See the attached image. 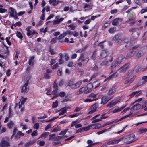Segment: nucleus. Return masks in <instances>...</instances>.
I'll list each match as a JSON object with an SVG mask.
<instances>
[{
  "label": "nucleus",
  "mask_w": 147,
  "mask_h": 147,
  "mask_svg": "<svg viewBox=\"0 0 147 147\" xmlns=\"http://www.w3.org/2000/svg\"><path fill=\"white\" fill-rule=\"evenodd\" d=\"M124 40V38H121V35L119 34H117L116 35L112 38V41L114 42L116 44H119L123 41Z\"/></svg>",
  "instance_id": "1"
},
{
  "label": "nucleus",
  "mask_w": 147,
  "mask_h": 147,
  "mask_svg": "<svg viewBox=\"0 0 147 147\" xmlns=\"http://www.w3.org/2000/svg\"><path fill=\"white\" fill-rule=\"evenodd\" d=\"M82 83L81 81L77 82L76 83L74 84L73 80H70L68 82L67 86L71 87L72 88L75 89L79 87Z\"/></svg>",
  "instance_id": "2"
},
{
  "label": "nucleus",
  "mask_w": 147,
  "mask_h": 147,
  "mask_svg": "<svg viewBox=\"0 0 147 147\" xmlns=\"http://www.w3.org/2000/svg\"><path fill=\"white\" fill-rule=\"evenodd\" d=\"M57 80H55L53 84V88L54 90L52 92L51 94L53 95L56 94L57 91L58 90V86H57V84L56 83Z\"/></svg>",
  "instance_id": "3"
},
{
  "label": "nucleus",
  "mask_w": 147,
  "mask_h": 147,
  "mask_svg": "<svg viewBox=\"0 0 147 147\" xmlns=\"http://www.w3.org/2000/svg\"><path fill=\"white\" fill-rule=\"evenodd\" d=\"M135 136L133 134H131L129 135L127 138L128 140H129L126 142L127 144L131 143L135 141Z\"/></svg>",
  "instance_id": "4"
},
{
  "label": "nucleus",
  "mask_w": 147,
  "mask_h": 147,
  "mask_svg": "<svg viewBox=\"0 0 147 147\" xmlns=\"http://www.w3.org/2000/svg\"><path fill=\"white\" fill-rule=\"evenodd\" d=\"M129 63H127L124 65L123 66L121 67L119 69V72L121 73H124L126 72L129 66Z\"/></svg>",
  "instance_id": "5"
},
{
  "label": "nucleus",
  "mask_w": 147,
  "mask_h": 147,
  "mask_svg": "<svg viewBox=\"0 0 147 147\" xmlns=\"http://www.w3.org/2000/svg\"><path fill=\"white\" fill-rule=\"evenodd\" d=\"M120 100L114 99L112 100L111 102H109L108 104L107 105V107H109V108H111L112 106L115 105L118 102H119Z\"/></svg>",
  "instance_id": "6"
},
{
  "label": "nucleus",
  "mask_w": 147,
  "mask_h": 147,
  "mask_svg": "<svg viewBox=\"0 0 147 147\" xmlns=\"http://www.w3.org/2000/svg\"><path fill=\"white\" fill-rule=\"evenodd\" d=\"M0 146L1 147H8L10 145V143L7 141L3 140L0 143Z\"/></svg>",
  "instance_id": "7"
},
{
  "label": "nucleus",
  "mask_w": 147,
  "mask_h": 147,
  "mask_svg": "<svg viewBox=\"0 0 147 147\" xmlns=\"http://www.w3.org/2000/svg\"><path fill=\"white\" fill-rule=\"evenodd\" d=\"M111 98H109L108 96H104L101 98V104H106Z\"/></svg>",
  "instance_id": "8"
},
{
  "label": "nucleus",
  "mask_w": 147,
  "mask_h": 147,
  "mask_svg": "<svg viewBox=\"0 0 147 147\" xmlns=\"http://www.w3.org/2000/svg\"><path fill=\"white\" fill-rule=\"evenodd\" d=\"M9 12L10 13L9 16L11 17H15L14 15H17L15 9L12 7H11L9 8Z\"/></svg>",
  "instance_id": "9"
},
{
  "label": "nucleus",
  "mask_w": 147,
  "mask_h": 147,
  "mask_svg": "<svg viewBox=\"0 0 147 147\" xmlns=\"http://www.w3.org/2000/svg\"><path fill=\"white\" fill-rule=\"evenodd\" d=\"M118 76V74H117V72H116L112 75L110 76L109 77L105 79L104 80V82L110 80L113 78H114L117 77Z\"/></svg>",
  "instance_id": "10"
},
{
  "label": "nucleus",
  "mask_w": 147,
  "mask_h": 147,
  "mask_svg": "<svg viewBox=\"0 0 147 147\" xmlns=\"http://www.w3.org/2000/svg\"><path fill=\"white\" fill-rule=\"evenodd\" d=\"M121 63L124 62L126 60V58L125 56L123 55H121L117 59Z\"/></svg>",
  "instance_id": "11"
},
{
  "label": "nucleus",
  "mask_w": 147,
  "mask_h": 147,
  "mask_svg": "<svg viewBox=\"0 0 147 147\" xmlns=\"http://www.w3.org/2000/svg\"><path fill=\"white\" fill-rule=\"evenodd\" d=\"M28 82L29 80H27L26 82L24 85L22 87L21 90V92L25 93L26 92L27 89V86L28 85Z\"/></svg>",
  "instance_id": "12"
},
{
  "label": "nucleus",
  "mask_w": 147,
  "mask_h": 147,
  "mask_svg": "<svg viewBox=\"0 0 147 147\" xmlns=\"http://www.w3.org/2000/svg\"><path fill=\"white\" fill-rule=\"evenodd\" d=\"M142 94V93L141 91H135L133 92L131 94L129 95V96H130V98H132L134 96V95L136 94V96L137 97L139 95Z\"/></svg>",
  "instance_id": "13"
},
{
  "label": "nucleus",
  "mask_w": 147,
  "mask_h": 147,
  "mask_svg": "<svg viewBox=\"0 0 147 147\" xmlns=\"http://www.w3.org/2000/svg\"><path fill=\"white\" fill-rule=\"evenodd\" d=\"M36 140H30L25 144L24 147H29L31 145H33L36 142Z\"/></svg>",
  "instance_id": "14"
},
{
  "label": "nucleus",
  "mask_w": 147,
  "mask_h": 147,
  "mask_svg": "<svg viewBox=\"0 0 147 147\" xmlns=\"http://www.w3.org/2000/svg\"><path fill=\"white\" fill-rule=\"evenodd\" d=\"M122 20V18H117L113 20L112 24L113 25L116 26L118 24V21H121Z\"/></svg>",
  "instance_id": "15"
},
{
  "label": "nucleus",
  "mask_w": 147,
  "mask_h": 147,
  "mask_svg": "<svg viewBox=\"0 0 147 147\" xmlns=\"http://www.w3.org/2000/svg\"><path fill=\"white\" fill-rule=\"evenodd\" d=\"M140 107V105L139 103H137L136 104L134 105L132 107L131 110L132 111H133L135 110H136L139 109Z\"/></svg>",
  "instance_id": "16"
},
{
  "label": "nucleus",
  "mask_w": 147,
  "mask_h": 147,
  "mask_svg": "<svg viewBox=\"0 0 147 147\" xmlns=\"http://www.w3.org/2000/svg\"><path fill=\"white\" fill-rule=\"evenodd\" d=\"M144 54V53L142 51H139L136 54V58L139 59L142 57Z\"/></svg>",
  "instance_id": "17"
},
{
  "label": "nucleus",
  "mask_w": 147,
  "mask_h": 147,
  "mask_svg": "<svg viewBox=\"0 0 147 147\" xmlns=\"http://www.w3.org/2000/svg\"><path fill=\"white\" fill-rule=\"evenodd\" d=\"M34 56H32L30 57L28 62V64L29 65L31 66H33L34 65Z\"/></svg>",
  "instance_id": "18"
},
{
  "label": "nucleus",
  "mask_w": 147,
  "mask_h": 147,
  "mask_svg": "<svg viewBox=\"0 0 147 147\" xmlns=\"http://www.w3.org/2000/svg\"><path fill=\"white\" fill-rule=\"evenodd\" d=\"M116 92V89L113 88H111L110 89L109 91L107 93V94L109 95H111L114 93Z\"/></svg>",
  "instance_id": "19"
},
{
  "label": "nucleus",
  "mask_w": 147,
  "mask_h": 147,
  "mask_svg": "<svg viewBox=\"0 0 147 147\" xmlns=\"http://www.w3.org/2000/svg\"><path fill=\"white\" fill-rule=\"evenodd\" d=\"M107 56V52L105 50H102L100 54V56L102 58H105Z\"/></svg>",
  "instance_id": "20"
},
{
  "label": "nucleus",
  "mask_w": 147,
  "mask_h": 147,
  "mask_svg": "<svg viewBox=\"0 0 147 147\" xmlns=\"http://www.w3.org/2000/svg\"><path fill=\"white\" fill-rule=\"evenodd\" d=\"M134 55V52L133 51H131L127 54L126 55V58H130L133 57Z\"/></svg>",
  "instance_id": "21"
},
{
  "label": "nucleus",
  "mask_w": 147,
  "mask_h": 147,
  "mask_svg": "<svg viewBox=\"0 0 147 147\" xmlns=\"http://www.w3.org/2000/svg\"><path fill=\"white\" fill-rule=\"evenodd\" d=\"M91 126L92 128L98 129L101 127L100 124L96 123L94 124H91Z\"/></svg>",
  "instance_id": "22"
},
{
  "label": "nucleus",
  "mask_w": 147,
  "mask_h": 147,
  "mask_svg": "<svg viewBox=\"0 0 147 147\" xmlns=\"http://www.w3.org/2000/svg\"><path fill=\"white\" fill-rule=\"evenodd\" d=\"M64 19L63 18H61L60 19H57L54 20L53 22V24L54 25H55L60 23Z\"/></svg>",
  "instance_id": "23"
},
{
  "label": "nucleus",
  "mask_w": 147,
  "mask_h": 147,
  "mask_svg": "<svg viewBox=\"0 0 147 147\" xmlns=\"http://www.w3.org/2000/svg\"><path fill=\"white\" fill-rule=\"evenodd\" d=\"M118 141L116 140H113L109 141L107 143V144L108 145L115 144L118 143Z\"/></svg>",
  "instance_id": "24"
},
{
  "label": "nucleus",
  "mask_w": 147,
  "mask_h": 147,
  "mask_svg": "<svg viewBox=\"0 0 147 147\" xmlns=\"http://www.w3.org/2000/svg\"><path fill=\"white\" fill-rule=\"evenodd\" d=\"M144 82H142V81L141 80H140L137 84L134 86L133 88V89H135L136 88L140 86L141 85L143 84Z\"/></svg>",
  "instance_id": "25"
},
{
  "label": "nucleus",
  "mask_w": 147,
  "mask_h": 147,
  "mask_svg": "<svg viewBox=\"0 0 147 147\" xmlns=\"http://www.w3.org/2000/svg\"><path fill=\"white\" fill-rule=\"evenodd\" d=\"M120 63L118 61L117 59L116 61H115V62L112 63L111 67L113 68L115 67L118 66Z\"/></svg>",
  "instance_id": "26"
},
{
  "label": "nucleus",
  "mask_w": 147,
  "mask_h": 147,
  "mask_svg": "<svg viewBox=\"0 0 147 147\" xmlns=\"http://www.w3.org/2000/svg\"><path fill=\"white\" fill-rule=\"evenodd\" d=\"M49 3L50 4L53 3L52 5L53 6H56L58 3V2L56 0H49Z\"/></svg>",
  "instance_id": "27"
},
{
  "label": "nucleus",
  "mask_w": 147,
  "mask_h": 147,
  "mask_svg": "<svg viewBox=\"0 0 147 147\" xmlns=\"http://www.w3.org/2000/svg\"><path fill=\"white\" fill-rule=\"evenodd\" d=\"M16 34V36L17 37L19 38L21 40H22V39L23 38V36L22 35L21 32L18 31H17Z\"/></svg>",
  "instance_id": "28"
},
{
  "label": "nucleus",
  "mask_w": 147,
  "mask_h": 147,
  "mask_svg": "<svg viewBox=\"0 0 147 147\" xmlns=\"http://www.w3.org/2000/svg\"><path fill=\"white\" fill-rule=\"evenodd\" d=\"M8 117L11 118L13 115V113H12V111L11 109V107L10 106L9 107V111Z\"/></svg>",
  "instance_id": "29"
},
{
  "label": "nucleus",
  "mask_w": 147,
  "mask_h": 147,
  "mask_svg": "<svg viewBox=\"0 0 147 147\" xmlns=\"http://www.w3.org/2000/svg\"><path fill=\"white\" fill-rule=\"evenodd\" d=\"M24 134L22 133L21 131H19L17 134L16 135L15 137L16 138H18L20 137V136H24Z\"/></svg>",
  "instance_id": "30"
},
{
  "label": "nucleus",
  "mask_w": 147,
  "mask_h": 147,
  "mask_svg": "<svg viewBox=\"0 0 147 147\" xmlns=\"http://www.w3.org/2000/svg\"><path fill=\"white\" fill-rule=\"evenodd\" d=\"M125 107V106L122 107L121 108H118L117 109H115L113 110L112 112L113 113H115L116 112H118L121 111V110H122L123 109H124Z\"/></svg>",
  "instance_id": "31"
},
{
  "label": "nucleus",
  "mask_w": 147,
  "mask_h": 147,
  "mask_svg": "<svg viewBox=\"0 0 147 147\" xmlns=\"http://www.w3.org/2000/svg\"><path fill=\"white\" fill-rule=\"evenodd\" d=\"M113 59L112 58L111 59L109 60V61H103L101 63V65L102 66L106 65L108 63L109 61L110 62H112V61Z\"/></svg>",
  "instance_id": "32"
},
{
  "label": "nucleus",
  "mask_w": 147,
  "mask_h": 147,
  "mask_svg": "<svg viewBox=\"0 0 147 147\" xmlns=\"http://www.w3.org/2000/svg\"><path fill=\"white\" fill-rule=\"evenodd\" d=\"M115 28H114V27H112V28H110L109 29V30H108V31L109 33H110L111 34H113L115 31Z\"/></svg>",
  "instance_id": "33"
},
{
  "label": "nucleus",
  "mask_w": 147,
  "mask_h": 147,
  "mask_svg": "<svg viewBox=\"0 0 147 147\" xmlns=\"http://www.w3.org/2000/svg\"><path fill=\"white\" fill-rule=\"evenodd\" d=\"M96 52L95 51L93 52L92 55L91 57V58L94 61L96 59Z\"/></svg>",
  "instance_id": "34"
},
{
  "label": "nucleus",
  "mask_w": 147,
  "mask_h": 147,
  "mask_svg": "<svg viewBox=\"0 0 147 147\" xmlns=\"http://www.w3.org/2000/svg\"><path fill=\"white\" fill-rule=\"evenodd\" d=\"M97 94H94L93 93H91L89 95L87 96V97H92V98H96V97Z\"/></svg>",
  "instance_id": "35"
},
{
  "label": "nucleus",
  "mask_w": 147,
  "mask_h": 147,
  "mask_svg": "<svg viewBox=\"0 0 147 147\" xmlns=\"http://www.w3.org/2000/svg\"><path fill=\"white\" fill-rule=\"evenodd\" d=\"M82 113H76L74 114H72L70 115L69 116V117L71 118H73L76 117H77L80 115H82Z\"/></svg>",
  "instance_id": "36"
},
{
  "label": "nucleus",
  "mask_w": 147,
  "mask_h": 147,
  "mask_svg": "<svg viewBox=\"0 0 147 147\" xmlns=\"http://www.w3.org/2000/svg\"><path fill=\"white\" fill-rule=\"evenodd\" d=\"M58 102L57 100L53 102L52 105V107L53 108H54L57 107L58 105Z\"/></svg>",
  "instance_id": "37"
},
{
  "label": "nucleus",
  "mask_w": 147,
  "mask_h": 147,
  "mask_svg": "<svg viewBox=\"0 0 147 147\" xmlns=\"http://www.w3.org/2000/svg\"><path fill=\"white\" fill-rule=\"evenodd\" d=\"M86 90V88L84 87H82L79 90V94H82L83 92L84 93Z\"/></svg>",
  "instance_id": "38"
},
{
  "label": "nucleus",
  "mask_w": 147,
  "mask_h": 147,
  "mask_svg": "<svg viewBox=\"0 0 147 147\" xmlns=\"http://www.w3.org/2000/svg\"><path fill=\"white\" fill-rule=\"evenodd\" d=\"M97 100V99H94V98H90V99H87L85 100L84 102H90L92 101L96 100Z\"/></svg>",
  "instance_id": "39"
},
{
  "label": "nucleus",
  "mask_w": 147,
  "mask_h": 147,
  "mask_svg": "<svg viewBox=\"0 0 147 147\" xmlns=\"http://www.w3.org/2000/svg\"><path fill=\"white\" fill-rule=\"evenodd\" d=\"M147 131V128L141 129L139 130L138 132L140 134H142Z\"/></svg>",
  "instance_id": "40"
},
{
  "label": "nucleus",
  "mask_w": 147,
  "mask_h": 147,
  "mask_svg": "<svg viewBox=\"0 0 147 147\" xmlns=\"http://www.w3.org/2000/svg\"><path fill=\"white\" fill-rule=\"evenodd\" d=\"M14 124L12 121H11L10 122L8 123L7 126L9 129H11L12 127L13 126Z\"/></svg>",
  "instance_id": "41"
},
{
  "label": "nucleus",
  "mask_w": 147,
  "mask_h": 147,
  "mask_svg": "<svg viewBox=\"0 0 147 147\" xmlns=\"http://www.w3.org/2000/svg\"><path fill=\"white\" fill-rule=\"evenodd\" d=\"M99 69V68L98 67L97 63L94 66L92 69V70L93 71H97Z\"/></svg>",
  "instance_id": "42"
},
{
  "label": "nucleus",
  "mask_w": 147,
  "mask_h": 147,
  "mask_svg": "<svg viewBox=\"0 0 147 147\" xmlns=\"http://www.w3.org/2000/svg\"><path fill=\"white\" fill-rule=\"evenodd\" d=\"M49 134V133L48 132H46L43 133L42 134H41L39 138H38L39 139L40 138H42L43 137H46Z\"/></svg>",
  "instance_id": "43"
},
{
  "label": "nucleus",
  "mask_w": 147,
  "mask_h": 147,
  "mask_svg": "<svg viewBox=\"0 0 147 147\" xmlns=\"http://www.w3.org/2000/svg\"><path fill=\"white\" fill-rule=\"evenodd\" d=\"M98 107V103H95L91 106V108L92 109H96Z\"/></svg>",
  "instance_id": "44"
},
{
  "label": "nucleus",
  "mask_w": 147,
  "mask_h": 147,
  "mask_svg": "<svg viewBox=\"0 0 147 147\" xmlns=\"http://www.w3.org/2000/svg\"><path fill=\"white\" fill-rule=\"evenodd\" d=\"M44 77L45 79H49L50 78V75L49 74L46 73L44 74Z\"/></svg>",
  "instance_id": "45"
},
{
  "label": "nucleus",
  "mask_w": 147,
  "mask_h": 147,
  "mask_svg": "<svg viewBox=\"0 0 147 147\" xmlns=\"http://www.w3.org/2000/svg\"><path fill=\"white\" fill-rule=\"evenodd\" d=\"M61 129V127H57L54 128L52 131L53 132H57Z\"/></svg>",
  "instance_id": "46"
},
{
  "label": "nucleus",
  "mask_w": 147,
  "mask_h": 147,
  "mask_svg": "<svg viewBox=\"0 0 147 147\" xmlns=\"http://www.w3.org/2000/svg\"><path fill=\"white\" fill-rule=\"evenodd\" d=\"M87 143L89 145L90 144V145L92 146L96 144V143H93L92 141L90 140L88 141Z\"/></svg>",
  "instance_id": "47"
},
{
  "label": "nucleus",
  "mask_w": 147,
  "mask_h": 147,
  "mask_svg": "<svg viewBox=\"0 0 147 147\" xmlns=\"http://www.w3.org/2000/svg\"><path fill=\"white\" fill-rule=\"evenodd\" d=\"M66 35V34L65 33H63L59 35L58 38H57L58 39H61L63 37H64Z\"/></svg>",
  "instance_id": "48"
},
{
  "label": "nucleus",
  "mask_w": 147,
  "mask_h": 147,
  "mask_svg": "<svg viewBox=\"0 0 147 147\" xmlns=\"http://www.w3.org/2000/svg\"><path fill=\"white\" fill-rule=\"evenodd\" d=\"M87 87V89H86V90L84 92V94H86L90 92H91L92 91V89L91 88H88Z\"/></svg>",
  "instance_id": "49"
},
{
  "label": "nucleus",
  "mask_w": 147,
  "mask_h": 147,
  "mask_svg": "<svg viewBox=\"0 0 147 147\" xmlns=\"http://www.w3.org/2000/svg\"><path fill=\"white\" fill-rule=\"evenodd\" d=\"M91 127H92V126H91V125L89 126H88L87 127H83L84 130V131H87L89 130L90 129Z\"/></svg>",
  "instance_id": "50"
},
{
  "label": "nucleus",
  "mask_w": 147,
  "mask_h": 147,
  "mask_svg": "<svg viewBox=\"0 0 147 147\" xmlns=\"http://www.w3.org/2000/svg\"><path fill=\"white\" fill-rule=\"evenodd\" d=\"M62 69L61 68H60L58 69L57 71V74L59 76H61L62 75Z\"/></svg>",
  "instance_id": "51"
},
{
  "label": "nucleus",
  "mask_w": 147,
  "mask_h": 147,
  "mask_svg": "<svg viewBox=\"0 0 147 147\" xmlns=\"http://www.w3.org/2000/svg\"><path fill=\"white\" fill-rule=\"evenodd\" d=\"M84 58V54L83 53L81 54L79 59L77 61H79L80 60H82Z\"/></svg>",
  "instance_id": "52"
},
{
  "label": "nucleus",
  "mask_w": 147,
  "mask_h": 147,
  "mask_svg": "<svg viewBox=\"0 0 147 147\" xmlns=\"http://www.w3.org/2000/svg\"><path fill=\"white\" fill-rule=\"evenodd\" d=\"M142 80L144 81H142V82H144L143 84L147 82V76H144L142 78Z\"/></svg>",
  "instance_id": "53"
},
{
  "label": "nucleus",
  "mask_w": 147,
  "mask_h": 147,
  "mask_svg": "<svg viewBox=\"0 0 147 147\" xmlns=\"http://www.w3.org/2000/svg\"><path fill=\"white\" fill-rule=\"evenodd\" d=\"M66 95V93L64 92H60L59 94V96L61 97H63L65 96Z\"/></svg>",
  "instance_id": "54"
},
{
  "label": "nucleus",
  "mask_w": 147,
  "mask_h": 147,
  "mask_svg": "<svg viewBox=\"0 0 147 147\" xmlns=\"http://www.w3.org/2000/svg\"><path fill=\"white\" fill-rule=\"evenodd\" d=\"M87 87L88 88H90L92 89L93 87V84L92 83H90L87 84Z\"/></svg>",
  "instance_id": "55"
},
{
  "label": "nucleus",
  "mask_w": 147,
  "mask_h": 147,
  "mask_svg": "<svg viewBox=\"0 0 147 147\" xmlns=\"http://www.w3.org/2000/svg\"><path fill=\"white\" fill-rule=\"evenodd\" d=\"M78 123V122H77V121H72L71 125V127H72L74 125H75V126L76 125V124H77Z\"/></svg>",
  "instance_id": "56"
},
{
  "label": "nucleus",
  "mask_w": 147,
  "mask_h": 147,
  "mask_svg": "<svg viewBox=\"0 0 147 147\" xmlns=\"http://www.w3.org/2000/svg\"><path fill=\"white\" fill-rule=\"evenodd\" d=\"M57 39V38L56 37L54 38H52L51 41V44H53L56 42V40Z\"/></svg>",
  "instance_id": "57"
},
{
  "label": "nucleus",
  "mask_w": 147,
  "mask_h": 147,
  "mask_svg": "<svg viewBox=\"0 0 147 147\" xmlns=\"http://www.w3.org/2000/svg\"><path fill=\"white\" fill-rule=\"evenodd\" d=\"M52 126V124L51 123L49 124L45 127V131H47L49 128H51V127Z\"/></svg>",
  "instance_id": "58"
},
{
  "label": "nucleus",
  "mask_w": 147,
  "mask_h": 147,
  "mask_svg": "<svg viewBox=\"0 0 147 147\" xmlns=\"http://www.w3.org/2000/svg\"><path fill=\"white\" fill-rule=\"evenodd\" d=\"M84 131V129L83 127L80 128L79 129L76 131V133H77L80 132H82Z\"/></svg>",
  "instance_id": "59"
},
{
  "label": "nucleus",
  "mask_w": 147,
  "mask_h": 147,
  "mask_svg": "<svg viewBox=\"0 0 147 147\" xmlns=\"http://www.w3.org/2000/svg\"><path fill=\"white\" fill-rule=\"evenodd\" d=\"M71 100L68 98L67 96H66L65 97V98L62 101V102H67L69 101H70Z\"/></svg>",
  "instance_id": "60"
},
{
  "label": "nucleus",
  "mask_w": 147,
  "mask_h": 147,
  "mask_svg": "<svg viewBox=\"0 0 147 147\" xmlns=\"http://www.w3.org/2000/svg\"><path fill=\"white\" fill-rule=\"evenodd\" d=\"M22 24L20 22H18L14 24V26L15 27L17 26H20Z\"/></svg>",
  "instance_id": "61"
},
{
  "label": "nucleus",
  "mask_w": 147,
  "mask_h": 147,
  "mask_svg": "<svg viewBox=\"0 0 147 147\" xmlns=\"http://www.w3.org/2000/svg\"><path fill=\"white\" fill-rule=\"evenodd\" d=\"M34 128L38 129L39 128V124L38 123H36L34 126Z\"/></svg>",
  "instance_id": "62"
},
{
  "label": "nucleus",
  "mask_w": 147,
  "mask_h": 147,
  "mask_svg": "<svg viewBox=\"0 0 147 147\" xmlns=\"http://www.w3.org/2000/svg\"><path fill=\"white\" fill-rule=\"evenodd\" d=\"M7 11V10L2 8H0V13H3L4 12H6Z\"/></svg>",
  "instance_id": "63"
},
{
  "label": "nucleus",
  "mask_w": 147,
  "mask_h": 147,
  "mask_svg": "<svg viewBox=\"0 0 147 147\" xmlns=\"http://www.w3.org/2000/svg\"><path fill=\"white\" fill-rule=\"evenodd\" d=\"M129 77V74H126L123 77V79L124 80L127 79Z\"/></svg>",
  "instance_id": "64"
}]
</instances>
